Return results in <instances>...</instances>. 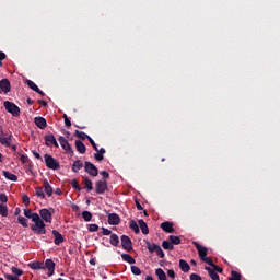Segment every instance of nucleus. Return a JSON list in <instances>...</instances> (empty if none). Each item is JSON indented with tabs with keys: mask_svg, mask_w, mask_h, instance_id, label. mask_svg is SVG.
Masks as SVG:
<instances>
[{
	"mask_svg": "<svg viewBox=\"0 0 280 280\" xmlns=\"http://www.w3.org/2000/svg\"><path fill=\"white\" fill-rule=\"evenodd\" d=\"M155 275L159 278V280H167V275H165V271H163L161 268H158L155 270Z\"/></svg>",
	"mask_w": 280,
	"mask_h": 280,
	"instance_id": "27",
	"label": "nucleus"
},
{
	"mask_svg": "<svg viewBox=\"0 0 280 280\" xmlns=\"http://www.w3.org/2000/svg\"><path fill=\"white\" fill-rule=\"evenodd\" d=\"M168 240L173 246L174 244L175 246H178V244H180V236L170 235Z\"/></svg>",
	"mask_w": 280,
	"mask_h": 280,
	"instance_id": "30",
	"label": "nucleus"
},
{
	"mask_svg": "<svg viewBox=\"0 0 280 280\" xmlns=\"http://www.w3.org/2000/svg\"><path fill=\"white\" fill-rule=\"evenodd\" d=\"M22 200H23V205H25V207H30V197L27 195H23L22 196Z\"/></svg>",
	"mask_w": 280,
	"mask_h": 280,
	"instance_id": "46",
	"label": "nucleus"
},
{
	"mask_svg": "<svg viewBox=\"0 0 280 280\" xmlns=\"http://www.w3.org/2000/svg\"><path fill=\"white\" fill-rule=\"evenodd\" d=\"M101 176H109V174H108V172H106V171H102V172H101Z\"/></svg>",
	"mask_w": 280,
	"mask_h": 280,
	"instance_id": "64",
	"label": "nucleus"
},
{
	"mask_svg": "<svg viewBox=\"0 0 280 280\" xmlns=\"http://www.w3.org/2000/svg\"><path fill=\"white\" fill-rule=\"evenodd\" d=\"M84 170L90 174V176H97V167L93 163L85 162Z\"/></svg>",
	"mask_w": 280,
	"mask_h": 280,
	"instance_id": "9",
	"label": "nucleus"
},
{
	"mask_svg": "<svg viewBox=\"0 0 280 280\" xmlns=\"http://www.w3.org/2000/svg\"><path fill=\"white\" fill-rule=\"evenodd\" d=\"M32 270H45V264L39 261L30 262Z\"/></svg>",
	"mask_w": 280,
	"mask_h": 280,
	"instance_id": "19",
	"label": "nucleus"
},
{
	"mask_svg": "<svg viewBox=\"0 0 280 280\" xmlns=\"http://www.w3.org/2000/svg\"><path fill=\"white\" fill-rule=\"evenodd\" d=\"M11 271L13 272V275H16L18 277H21V275H23V270L16 268V267H12Z\"/></svg>",
	"mask_w": 280,
	"mask_h": 280,
	"instance_id": "43",
	"label": "nucleus"
},
{
	"mask_svg": "<svg viewBox=\"0 0 280 280\" xmlns=\"http://www.w3.org/2000/svg\"><path fill=\"white\" fill-rule=\"evenodd\" d=\"M0 215H2V218H8V206L0 203Z\"/></svg>",
	"mask_w": 280,
	"mask_h": 280,
	"instance_id": "36",
	"label": "nucleus"
},
{
	"mask_svg": "<svg viewBox=\"0 0 280 280\" xmlns=\"http://www.w3.org/2000/svg\"><path fill=\"white\" fill-rule=\"evenodd\" d=\"M162 231H165V233H174V223L166 221L161 224Z\"/></svg>",
	"mask_w": 280,
	"mask_h": 280,
	"instance_id": "14",
	"label": "nucleus"
},
{
	"mask_svg": "<svg viewBox=\"0 0 280 280\" xmlns=\"http://www.w3.org/2000/svg\"><path fill=\"white\" fill-rule=\"evenodd\" d=\"M71 184H72V187H73L74 189H77L78 191H81V190H82V187H80V185L78 184V180H77V179H73Z\"/></svg>",
	"mask_w": 280,
	"mask_h": 280,
	"instance_id": "48",
	"label": "nucleus"
},
{
	"mask_svg": "<svg viewBox=\"0 0 280 280\" xmlns=\"http://www.w3.org/2000/svg\"><path fill=\"white\" fill-rule=\"evenodd\" d=\"M8 180H13V182H16L19 180V177L16 176H7Z\"/></svg>",
	"mask_w": 280,
	"mask_h": 280,
	"instance_id": "60",
	"label": "nucleus"
},
{
	"mask_svg": "<svg viewBox=\"0 0 280 280\" xmlns=\"http://www.w3.org/2000/svg\"><path fill=\"white\" fill-rule=\"evenodd\" d=\"M205 270H207L209 272V277L212 280H220V276L211 267H205Z\"/></svg>",
	"mask_w": 280,
	"mask_h": 280,
	"instance_id": "22",
	"label": "nucleus"
},
{
	"mask_svg": "<svg viewBox=\"0 0 280 280\" xmlns=\"http://www.w3.org/2000/svg\"><path fill=\"white\" fill-rule=\"evenodd\" d=\"M162 248H164V250H174V245L171 241H163Z\"/></svg>",
	"mask_w": 280,
	"mask_h": 280,
	"instance_id": "29",
	"label": "nucleus"
},
{
	"mask_svg": "<svg viewBox=\"0 0 280 280\" xmlns=\"http://www.w3.org/2000/svg\"><path fill=\"white\" fill-rule=\"evenodd\" d=\"M213 271L214 272H223V269L219 267L218 265H212Z\"/></svg>",
	"mask_w": 280,
	"mask_h": 280,
	"instance_id": "55",
	"label": "nucleus"
},
{
	"mask_svg": "<svg viewBox=\"0 0 280 280\" xmlns=\"http://www.w3.org/2000/svg\"><path fill=\"white\" fill-rule=\"evenodd\" d=\"M44 266L48 270V277H52L54 270H56V262H54L51 259H47Z\"/></svg>",
	"mask_w": 280,
	"mask_h": 280,
	"instance_id": "13",
	"label": "nucleus"
},
{
	"mask_svg": "<svg viewBox=\"0 0 280 280\" xmlns=\"http://www.w3.org/2000/svg\"><path fill=\"white\" fill-rule=\"evenodd\" d=\"M129 229H131L136 234L139 233V225L137 224V221L131 220L129 223Z\"/></svg>",
	"mask_w": 280,
	"mask_h": 280,
	"instance_id": "34",
	"label": "nucleus"
},
{
	"mask_svg": "<svg viewBox=\"0 0 280 280\" xmlns=\"http://www.w3.org/2000/svg\"><path fill=\"white\" fill-rule=\"evenodd\" d=\"M147 248L149 253H156V248H159L158 244H151L150 241H147Z\"/></svg>",
	"mask_w": 280,
	"mask_h": 280,
	"instance_id": "32",
	"label": "nucleus"
},
{
	"mask_svg": "<svg viewBox=\"0 0 280 280\" xmlns=\"http://www.w3.org/2000/svg\"><path fill=\"white\" fill-rule=\"evenodd\" d=\"M96 152H98V154L104 155V154H106V149H105V148H101V149H98V151H96Z\"/></svg>",
	"mask_w": 280,
	"mask_h": 280,
	"instance_id": "61",
	"label": "nucleus"
},
{
	"mask_svg": "<svg viewBox=\"0 0 280 280\" xmlns=\"http://www.w3.org/2000/svg\"><path fill=\"white\" fill-rule=\"evenodd\" d=\"M3 106L7 113H10L12 117H19L21 115V108H19L13 102L5 101Z\"/></svg>",
	"mask_w": 280,
	"mask_h": 280,
	"instance_id": "2",
	"label": "nucleus"
},
{
	"mask_svg": "<svg viewBox=\"0 0 280 280\" xmlns=\"http://www.w3.org/2000/svg\"><path fill=\"white\" fill-rule=\"evenodd\" d=\"M102 233L103 235H110V230L106 229V228H102Z\"/></svg>",
	"mask_w": 280,
	"mask_h": 280,
	"instance_id": "57",
	"label": "nucleus"
},
{
	"mask_svg": "<svg viewBox=\"0 0 280 280\" xmlns=\"http://www.w3.org/2000/svg\"><path fill=\"white\" fill-rule=\"evenodd\" d=\"M26 102H27L28 106H32L34 104V100H32V98H27Z\"/></svg>",
	"mask_w": 280,
	"mask_h": 280,
	"instance_id": "63",
	"label": "nucleus"
},
{
	"mask_svg": "<svg viewBox=\"0 0 280 280\" xmlns=\"http://www.w3.org/2000/svg\"><path fill=\"white\" fill-rule=\"evenodd\" d=\"M34 124L40 130H45V128H47V120L44 117H40V116L35 117Z\"/></svg>",
	"mask_w": 280,
	"mask_h": 280,
	"instance_id": "11",
	"label": "nucleus"
},
{
	"mask_svg": "<svg viewBox=\"0 0 280 280\" xmlns=\"http://www.w3.org/2000/svg\"><path fill=\"white\" fill-rule=\"evenodd\" d=\"M38 104H40L42 106H47V102L43 100H38Z\"/></svg>",
	"mask_w": 280,
	"mask_h": 280,
	"instance_id": "62",
	"label": "nucleus"
},
{
	"mask_svg": "<svg viewBox=\"0 0 280 280\" xmlns=\"http://www.w3.org/2000/svg\"><path fill=\"white\" fill-rule=\"evenodd\" d=\"M74 145L79 154H85L86 145H84L81 140H75Z\"/></svg>",
	"mask_w": 280,
	"mask_h": 280,
	"instance_id": "17",
	"label": "nucleus"
},
{
	"mask_svg": "<svg viewBox=\"0 0 280 280\" xmlns=\"http://www.w3.org/2000/svg\"><path fill=\"white\" fill-rule=\"evenodd\" d=\"M25 84H27V86L31 88L32 91H35V93L38 92V85H36L34 81L26 79Z\"/></svg>",
	"mask_w": 280,
	"mask_h": 280,
	"instance_id": "28",
	"label": "nucleus"
},
{
	"mask_svg": "<svg viewBox=\"0 0 280 280\" xmlns=\"http://www.w3.org/2000/svg\"><path fill=\"white\" fill-rule=\"evenodd\" d=\"M44 163L48 170H59L60 168V163L54 159V156L49 154L44 155Z\"/></svg>",
	"mask_w": 280,
	"mask_h": 280,
	"instance_id": "3",
	"label": "nucleus"
},
{
	"mask_svg": "<svg viewBox=\"0 0 280 280\" xmlns=\"http://www.w3.org/2000/svg\"><path fill=\"white\" fill-rule=\"evenodd\" d=\"M44 188L47 196H51L54 194V188H51V185L47 179H44Z\"/></svg>",
	"mask_w": 280,
	"mask_h": 280,
	"instance_id": "23",
	"label": "nucleus"
},
{
	"mask_svg": "<svg viewBox=\"0 0 280 280\" xmlns=\"http://www.w3.org/2000/svg\"><path fill=\"white\" fill-rule=\"evenodd\" d=\"M35 225L32 226V231L37 233V235H45L47 233V230L45 229V221L40 219V215L37 217L36 220H33Z\"/></svg>",
	"mask_w": 280,
	"mask_h": 280,
	"instance_id": "1",
	"label": "nucleus"
},
{
	"mask_svg": "<svg viewBox=\"0 0 280 280\" xmlns=\"http://www.w3.org/2000/svg\"><path fill=\"white\" fill-rule=\"evenodd\" d=\"M82 215H83V219L85 220V222H91V220L93 218V214H91V212H89V211H83Z\"/></svg>",
	"mask_w": 280,
	"mask_h": 280,
	"instance_id": "38",
	"label": "nucleus"
},
{
	"mask_svg": "<svg viewBox=\"0 0 280 280\" xmlns=\"http://www.w3.org/2000/svg\"><path fill=\"white\" fill-rule=\"evenodd\" d=\"M201 259L205 261V264H208L209 266H212V267L214 266L213 260L209 259L207 256Z\"/></svg>",
	"mask_w": 280,
	"mask_h": 280,
	"instance_id": "51",
	"label": "nucleus"
},
{
	"mask_svg": "<svg viewBox=\"0 0 280 280\" xmlns=\"http://www.w3.org/2000/svg\"><path fill=\"white\" fill-rule=\"evenodd\" d=\"M179 268L183 272H189V270H191L189 262L183 259L179 260Z\"/></svg>",
	"mask_w": 280,
	"mask_h": 280,
	"instance_id": "20",
	"label": "nucleus"
},
{
	"mask_svg": "<svg viewBox=\"0 0 280 280\" xmlns=\"http://www.w3.org/2000/svg\"><path fill=\"white\" fill-rule=\"evenodd\" d=\"M131 272L132 275L139 276L141 275V269L137 266H131Z\"/></svg>",
	"mask_w": 280,
	"mask_h": 280,
	"instance_id": "42",
	"label": "nucleus"
},
{
	"mask_svg": "<svg viewBox=\"0 0 280 280\" xmlns=\"http://www.w3.org/2000/svg\"><path fill=\"white\" fill-rule=\"evenodd\" d=\"M33 155L35 156V159H37L38 161H43V158L40 156V153L33 151Z\"/></svg>",
	"mask_w": 280,
	"mask_h": 280,
	"instance_id": "56",
	"label": "nucleus"
},
{
	"mask_svg": "<svg viewBox=\"0 0 280 280\" xmlns=\"http://www.w3.org/2000/svg\"><path fill=\"white\" fill-rule=\"evenodd\" d=\"M20 161H21L22 163H30V158H27V155L22 154V155L20 156Z\"/></svg>",
	"mask_w": 280,
	"mask_h": 280,
	"instance_id": "50",
	"label": "nucleus"
},
{
	"mask_svg": "<svg viewBox=\"0 0 280 280\" xmlns=\"http://www.w3.org/2000/svg\"><path fill=\"white\" fill-rule=\"evenodd\" d=\"M12 141V132H1L0 135V143L1 145H5V148H10Z\"/></svg>",
	"mask_w": 280,
	"mask_h": 280,
	"instance_id": "4",
	"label": "nucleus"
},
{
	"mask_svg": "<svg viewBox=\"0 0 280 280\" xmlns=\"http://www.w3.org/2000/svg\"><path fill=\"white\" fill-rule=\"evenodd\" d=\"M192 244H194V246H196V248L199 253L200 259H202L203 257H207V247L200 246V243H198V242H192Z\"/></svg>",
	"mask_w": 280,
	"mask_h": 280,
	"instance_id": "16",
	"label": "nucleus"
},
{
	"mask_svg": "<svg viewBox=\"0 0 280 280\" xmlns=\"http://www.w3.org/2000/svg\"><path fill=\"white\" fill-rule=\"evenodd\" d=\"M18 222L24 226V229H27V219L25 217H19Z\"/></svg>",
	"mask_w": 280,
	"mask_h": 280,
	"instance_id": "40",
	"label": "nucleus"
},
{
	"mask_svg": "<svg viewBox=\"0 0 280 280\" xmlns=\"http://www.w3.org/2000/svg\"><path fill=\"white\" fill-rule=\"evenodd\" d=\"M88 141L91 143L93 150H95V152H98V149H97V144L95 143V141L93 140V138H89Z\"/></svg>",
	"mask_w": 280,
	"mask_h": 280,
	"instance_id": "47",
	"label": "nucleus"
},
{
	"mask_svg": "<svg viewBox=\"0 0 280 280\" xmlns=\"http://www.w3.org/2000/svg\"><path fill=\"white\" fill-rule=\"evenodd\" d=\"M121 257L124 261H127L128 264H136L135 258H132V256H130L129 254H121Z\"/></svg>",
	"mask_w": 280,
	"mask_h": 280,
	"instance_id": "33",
	"label": "nucleus"
},
{
	"mask_svg": "<svg viewBox=\"0 0 280 280\" xmlns=\"http://www.w3.org/2000/svg\"><path fill=\"white\" fill-rule=\"evenodd\" d=\"M24 215L25 218H28V220H32V222H34V220H37L38 213H33L31 209H25Z\"/></svg>",
	"mask_w": 280,
	"mask_h": 280,
	"instance_id": "21",
	"label": "nucleus"
},
{
	"mask_svg": "<svg viewBox=\"0 0 280 280\" xmlns=\"http://www.w3.org/2000/svg\"><path fill=\"white\" fill-rule=\"evenodd\" d=\"M45 143L48 148H51V144L54 143V141L56 140V137H54V135H47L45 136Z\"/></svg>",
	"mask_w": 280,
	"mask_h": 280,
	"instance_id": "26",
	"label": "nucleus"
},
{
	"mask_svg": "<svg viewBox=\"0 0 280 280\" xmlns=\"http://www.w3.org/2000/svg\"><path fill=\"white\" fill-rule=\"evenodd\" d=\"M138 224L143 233V235H148L150 233V229L148 228V223L143 221V219L138 220Z\"/></svg>",
	"mask_w": 280,
	"mask_h": 280,
	"instance_id": "18",
	"label": "nucleus"
},
{
	"mask_svg": "<svg viewBox=\"0 0 280 280\" xmlns=\"http://www.w3.org/2000/svg\"><path fill=\"white\" fill-rule=\"evenodd\" d=\"M136 207L138 211H143V206H141V203H139L137 200H136Z\"/></svg>",
	"mask_w": 280,
	"mask_h": 280,
	"instance_id": "58",
	"label": "nucleus"
},
{
	"mask_svg": "<svg viewBox=\"0 0 280 280\" xmlns=\"http://www.w3.org/2000/svg\"><path fill=\"white\" fill-rule=\"evenodd\" d=\"M39 215L42 220H44V222H48L49 224H51L52 214L51 211H49V209L39 210Z\"/></svg>",
	"mask_w": 280,
	"mask_h": 280,
	"instance_id": "8",
	"label": "nucleus"
},
{
	"mask_svg": "<svg viewBox=\"0 0 280 280\" xmlns=\"http://www.w3.org/2000/svg\"><path fill=\"white\" fill-rule=\"evenodd\" d=\"M0 91H2V93H10V91H11L10 80L2 79L0 81Z\"/></svg>",
	"mask_w": 280,
	"mask_h": 280,
	"instance_id": "12",
	"label": "nucleus"
},
{
	"mask_svg": "<svg viewBox=\"0 0 280 280\" xmlns=\"http://www.w3.org/2000/svg\"><path fill=\"white\" fill-rule=\"evenodd\" d=\"M0 202H8V196L5 194H0Z\"/></svg>",
	"mask_w": 280,
	"mask_h": 280,
	"instance_id": "54",
	"label": "nucleus"
},
{
	"mask_svg": "<svg viewBox=\"0 0 280 280\" xmlns=\"http://www.w3.org/2000/svg\"><path fill=\"white\" fill-rule=\"evenodd\" d=\"M106 189H108V184L106 183L105 178H103L96 183V185H95L96 194H104V191H106Z\"/></svg>",
	"mask_w": 280,
	"mask_h": 280,
	"instance_id": "6",
	"label": "nucleus"
},
{
	"mask_svg": "<svg viewBox=\"0 0 280 280\" xmlns=\"http://www.w3.org/2000/svg\"><path fill=\"white\" fill-rule=\"evenodd\" d=\"M120 222H121V218H119V214L117 213L108 214V224H110L112 226H117L118 224H120Z\"/></svg>",
	"mask_w": 280,
	"mask_h": 280,
	"instance_id": "10",
	"label": "nucleus"
},
{
	"mask_svg": "<svg viewBox=\"0 0 280 280\" xmlns=\"http://www.w3.org/2000/svg\"><path fill=\"white\" fill-rule=\"evenodd\" d=\"M155 253H156L158 257H160L161 259H163V257H165V253H163V248H161L160 245L156 247Z\"/></svg>",
	"mask_w": 280,
	"mask_h": 280,
	"instance_id": "41",
	"label": "nucleus"
},
{
	"mask_svg": "<svg viewBox=\"0 0 280 280\" xmlns=\"http://www.w3.org/2000/svg\"><path fill=\"white\" fill-rule=\"evenodd\" d=\"M65 126L67 128H71V120L69 119V116L67 114L63 115Z\"/></svg>",
	"mask_w": 280,
	"mask_h": 280,
	"instance_id": "45",
	"label": "nucleus"
},
{
	"mask_svg": "<svg viewBox=\"0 0 280 280\" xmlns=\"http://www.w3.org/2000/svg\"><path fill=\"white\" fill-rule=\"evenodd\" d=\"M84 183H85V187H86L88 191H91V189H93V183L91 182V179L85 177Z\"/></svg>",
	"mask_w": 280,
	"mask_h": 280,
	"instance_id": "39",
	"label": "nucleus"
},
{
	"mask_svg": "<svg viewBox=\"0 0 280 280\" xmlns=\"http://www.w3.org/2000/svg\"><path fill=\"white\" fill-rule=\"evenodd\" d=\"M89 231L91 233H95V231H100V225H97V224H90Z\"/></svg>",
	"mask_w": 280,
	"mask_h": 280,
	"instance_id": "44",
	"label": "nucleus"
},
{
	"mask_svg": "<svg viewBox=\"0 0 280 280\" xmlns=\"http://www.w3.org/2000/svg\"><path fill=\"white\" fill-rule=\"evenodd\" d=\"M109 242L112 246H119V236H117V234H112Z\"/></svg>",
	"mask_w": 280,
	"mask_h": 280,
	"instance_id": "31",
	"label": "nucleus"
},
{
	"mask_svg": "<svg viewBox=\"0 0 280 280\" xmlns=\"http://www.w3.org/2000/svg\"><path fill=\"white\" fill-rule=\"evenodd\" d=\"M75 137H78V139H81L82 141H86V139L89 140L91 138V136L84 133V131H80V130H75L74 131Z\"/></svg>",
	"mask_w": 280,
	"mask_h": 280,
	"instance_id": "24",
	"label": "nucleus"
},
{
	"mask_svg": "<svg viewBox=\"0 0 280 280\" xmlns=\"http://www.w3.org/2000/svg\"><path fill=\"white\" fill-rule=\"evenodd\" d=\"M5 58H7L5 52L0 51V61L5 60Z\"/></svg>",
	"mask_w": 280,
	"mask_h": 280,
	"instance_id": "59",
	"label": "nucleus"
},
{
	"mask_svg": "<svg viewBox=\"0 0 280 280\" xmlns=\"http://www.w3.org/2000/svg\"><path fill=\"white\" fill-rule=\"evenodd\" d=\"M190 280H202V277H200V276L197 275V273H191V275H190Z\"/></svg>",
	"mask_w": 280,
	"mask_h": 280,
	"instance_id": "53",
	"label": "nucleus"
},
{
	"mask_svg": "<svg viewBox=\"0 0 280 280\" xmlns=\"http://www.w3.org/2000/svg\"><path fill=\"white\" fill-rule=\"evenodd\" d=\"M167 276H168L171 279H175L176 272H174V269H168V270H167Z\"/></svg>",
	"mask_w": 280,
	"mask_h": 280,
	"instance_id": "52",
	"label": "nucleus"
},
{
	"mask_svg": "<svg viewBox=\"0 0 280 280\" xmlns=\"http://www.w3.org/2000/svg\"><path fill=\"white\" fill-rule=\"evenodd\" d=\"M120 242L125 250H132V241L128 237V235H122L120 237Z\"/></svg>",
	"mask_w": 280,
	"mask_h": 280,
	"instance_id": "7",
	"label": "nucleus"
},
{
	"mask_svg": "<svg viewBox=\"0 0 280 280\" xmlns=\"http://www.w3.org/2000/svg\"><path fill=\"white\" fill-rule=\"evenodd\" d=\"M95 161H104V155L102 153L97 152L94 154Z\"/></svg>",
	"mask_w": 280,
	"mask_h": 280,
	"instance_id": "49",
	"label": "nucleus"
},
{
	"mask_svg": "<svg viewBox=\"0 0 280 280\" xmlns=\"http://www.w3.org/2000/svg\"><path fill=\"white\" fill-rule=\"evenodd\" d=\"M82 167H84V164L82 163V161L77 160L73 162V165H72L73 172L78 173L80 172V170H82Z\"/></svg>",
	"mask_w": 280,
	"mask_h": 280,
	"instance_id": "25",
	"label": "nucleus"
},
{
	"mask_svg": "<svg viewBox=\"0 0 280 280\" xmlns=\"http://www.w3.org/2000/svg\"><path fill=\"white\" fill-rule=\"evenodd\" d=\"M52 235L55 237L56 246H60V244L65 242V236H62V234H60V232H58L57 230H52Z\"/></svg>",
	"mask_w": 280,
	"mask_h": 280,
	"instance_id": "15",
	"label": "nucleus"
},
{
	"mask_svg": "<svg viewBox=\"0 0 280 280\" xmlns=\"http://www.w3.org/2000/svg\"><path fill=\"white\" fill-rule=\"evenodd\" d=\"M35 196H37V198L45 199V191H43V188L40 187L35 188Z\"/></svg>",
	"mask_w": 280,
	"mask_h": 280,
	"instance_id": "37",
	"label": "nucleus"
},
{
	"mask_svg": "<svg viewBox=\"0 0 280 280\" xmlns=\"http://www.w3.org/2000/svg\"><path fill=\"white\" fill-rule=\"evenodd\" d=\"M229 280H242V273L237 271H231V278Z\"/></svg>",
	"mask_w": 280,
	"mask_h": 280,
	"instance_id": "35",
	"label": "nucleus"
},
{
	"mask_svg": "<svg viewBox=\"0 0 280 280\" xmlns=\"http://www.w3.org/2000/svg\"><path fill=\"white\" fill-rule=\"evenodd\" d=\"M62 150L67 152V154H73V148H71V144H69V141L65 139V137L60 136L58 139Z\"/></svg>",
	"mask_w": 280,
	"mask_h": 280,
	"instance_id": "5",
	"label": "nucleus"
}]
</instances>
